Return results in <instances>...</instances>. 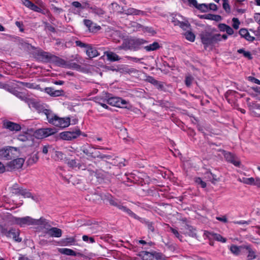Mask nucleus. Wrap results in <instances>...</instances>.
Listing matches in <instances>:
<instances>
[{"instance_id": "nucleus-1", "label": "nucleus", "mask_w": 260, "mask_h": 260, "mask_svg": "<svg viewBox=\"0 0 260 260\" xmlns=\"http://www.w3.org/2000/svg\"><path fill=\"white\" fill-rule=\"evenodd\" d=\"M12 221L21 227L28 225H39L42 228H46V225L48 224V221L43 218L36 219L30 216L24 217H13L12 218Z\"/></svg>"}, {"instance_id": "nucleus-2", "label": "nucleus", "mask_w": 260, "mask_h": 260, "mask_svg": "<svg viewBox=\"0 0 260 260\" xmlns=\"http://www.w3.org/2000/svg\"><path fill=\"white\" fill-rule=\"evenodd\" d=\"M44 113L46 115L48 122L55 126L65 128L70 125V119L69 117L60 118L48 110H45Z\"/></svg>"}, {"instance_id": "nucleus-3", "label": "nucleus", "mask_w": 260, "mask_h": 260, "mask_svg": "<svg viewBox=\"0 0 260 260\" xmlns=\"http://www.w3.org/2000/svg\"><path fill=\"white\" fill-rule=\"evenodd\" d=\"M146 43V41L142 39H128L125 40L118 49L136 51L140 48L141 45Z\"/></svg>"}, {"instance_id": "nucleus-4", "label": "nucleus", "mask_w": 260, "mask_h": 260, "mask_svg": "<svg viewBox=\"0 0 260 260\" xmlns=\"http://www.w3.org/2000/svg\"><path fill=\"white\" fill-rule=\"evenodd\" d=\"M19 154V149L16 147L7 146L0 149V157L6 159H11Z\"/></svg>"}, {"instance_id": "nucleus-5", "label": "nucleus", "mask_w": 260, "mask_h": 260, "mask_svg": "<svg viewBox=\"0 0 260 260\" xmlns=\"http://www.w3.org/2000/svg\"><path fill=\"white\" fill-rule=\"evenodd\" d=\"M104 102H106L110 105L120 108H126L127 107L128 102L121 98L117 96L109 97L106 96Z\"/></svg>"}, {"instance_id": "nucleus-6", "label": "nucleus", "mask_w": 260, "mask_h": 260, "mask_svg": "<svg viewBox=\"0 0 260 260\" xmlns=\"http://www.w3.org/2000/svg\"><path fill=\"white\" fill-rule=\"evenodd\" d=\"M171 21L174 25L179 26L184 30L189 28L190 26L188 20L179 14L172 15Z\"/></svg>"}, {"instance_id": "nucleus-7", "label": "nucleus", "mask_w": 260, "mask_h": 260, "mask_svg": "<svg viewBox=\"0 0 260 260\" xmlns=\"http://www.w3.org/2000/svg\"><path fill=\"white\" fill-rule=\"evenodd\" d=\"M57 132L55 128H40L36 130L34 133V136L38 139H42Z\"/></svg>"}, {"instance_id": "nucleus-8", "label": "nucleus", "mask_w": 260, "mask_h": 260, "mask_svg": "<svg viewBox=\"0 0 260 260\" xmlns=\"http://www.w3.org/2000/svg\"><path fill=\"white\" fill-rule=\"evenodd\" d=\"M80 135V131L77 130L76 131H66L61 132L59 134V138L63 140L70 141L77 138Z\"/></svg>"}, {"instance_id": "nucleus-9", "label": "nucleus", "mask_w": 260, "mask_h": 260, "mask_svg": "<svg viewBox=\"0 0 260 260\" xmlns=\"http://www.w3.org/2000/svg\"><path fill=\"white\" fill-rule=\"evenodd\" d=\"M46 226V227L44 228L46 229V232H45L46 234L52 237L60 238L61 237L62 232L61 229L55 227L49 228L51 226L48 222V224Z\"/></svg>"}, {"instance_id": "nucleus-10", "label": "nucleus", "mask_w": 260, "mask_h": 260, "mask_svg": "<svg viewBox=\"0 0 260 260\" xmlns=\"http://www.w3.org/2000/svg\"><path fill=\"white\" fill-rule=\"evenodd\" d=\"M24 161L25 159L24 158H18L9 162L7 164V167H8V170H10L19 169L22 167Z\"/></svg>"}, {"instance_id": "nucleus-11", "label": "nucleus", "mask_w": 260, "mask_h": 260, "mask_svg": "<svg viewBox=\"0 0 260 260\" xmlns=\"http://www.w3.org/2000/svg\"><path fill=\"white\" fill-rule=\"evenodd\" d=\"M16 96L22 101L26 102L30 108H35L37 109L39 107V104L35 101L34 100L30 99L26 96V95L22 93H18Z\"/></svg>"}, {"instance_id": "nucleus-12", "label": "nucleus", "mask_w": 260, "mask_h": 260, "mask_svg": "<svg viewBox=\"0 0 260 260\" xmlns=\"http://www.w3.org/2000/svg\"><path fill=\"white\" fill-rule=\"evenodd\" d=\"M3 127L11 131H19L21 130V126L16 123L8 120L3 121Z\"/></svg>"}, {"instance_id": "nucleus-13", "label": "nucleus", "mask_w": 260, "mask_h": 260, "mask_svg": "<svg viewBox=\"0 0 260 260\" xmlns=\"http://www.w3.org/2000/svg\"><path fill=\"white\" fill-rule=\"evenodd\" d=\"M19 230L15 229H11L5 234L7 237L12 238L15 241L17 242H20L22 241V239L19 237Z\"/></svg>"}, {"instance_id": "nucleus-14", "label": "nucleus", "mask_w": 260, "mask_h": 260, "mask_svg": "<svg viewBox=\"0 0 260 260\" xmlns=\"http://www.w3.org/2000/svg\"><path fill=\"white\" fill-rule=\"evenodd\" d=\"M201 39L202 42L205 46L213 44L212 43V34L210 32H205L201 35Z\"/></svg>"}, {"instance_id": "nucleus-15", "label": "nucleus", "mask_w": 260, "mask_h": 260, "mask_svg": "<svg viewBox=\"0 0 260 260\" xmlns=\"http://www.w3.org/2000/svg\"><path fill=\"white\" fill-rule=\"evenodd\" d=\"M41 90L44 91L46 93L52 97L59 96L63 94L62 90H55L52 87H46L44 90L41 89Z\"/></svg>"}, {"instance_id": "nucleus-16", "label": "nucleus", "mask_w": 260, "mask_h": 260, "mask_svg": "<svg viewBox=\"0 0 260 260\" xmlns=\"http://www.w3.org/2000/svg\"><path fill=\"white\" fill-rule=\"evenodd\" d=\"M229 162L232 164L236 167L240 168L242 163L239 157L236 154L229 152Z\"/></svg>"}, {"instance_id": "nucleus-17", "label": "nucleus", "mask_w": 260, "mask_h": 260, "mask_svg": "<svg viewBox=\"0 0 260 260\" xmlns=\"http://www.w3.org/2000/svg\"><path fill=\"white\" fill-rule=\"evenodd\" d=\"M249 107L254 116L260 117V104L251 103L249 104Z\"/></svg>"}, {"instance_id": "nucleus-18", "label": "nucleus", "mask_w": 260, "mask_h": 260, "mask_svg": "<svg viewBox=\"0 0 260 260\" xmlns=\"http://www.w3.org/2000/svg\"><path fill=\"white\" fill-rule=\"evenodd\" d=\"M17 185H14L13 186V192L15 194H18L22 196L24 198H30L31 195V193L27 191V190L23 189L22 188L18 187L15 188Z\"/></svg>"}, {"instance_id": "nucleus-19", "label": "nucleus", "mask_w": 260, "mask_h": 260, "mask_svg": "<svg viewBox=\"0 0 260 260\" xmlns=\"http://www.w3.org/2000/svg\"><path fill=\"white\" fill-rule=\"evenodd\" d=\"M144 258L146 260H158L162 259V255L160 253L146 252Z\"/></svg>"}, {"instance_id": "nucleus-20", "label": "nucleus", "mask_w": 260, "mask_h": 260, "mask_svg": "<svg viewBox=\"0 0 260 260\" xmlns=\"http://www.w3.org/2000/svg\"><path fill=\"white\" fill-rule=\"evenodd\" d=\"M240 35L244 38L247 41L252 42L255 40V38L250 35L248 30L246 28H241L239 31Z\"/></svg>"}, {"instance_id": "nucleus-21", "label": "nucleus", "mask_w": 260, "mask_h": 260, "mask_svg": "<svg viewBox=\"0 0 260 260\" xmlns=\"http://www.w3.org/2000/svg\"><path fill=\"white\" fill-rule=\"evenodd\" d=\"M84 24L88 28L90 31L94 32L96 30H100L101 27L99 25H94L92 22L89 20H84Z\"/></svg>"}, {"instance_id": "nucleus-22", "label": "nucleus", "mask_w": 260, "mask_h": 260, "mask_svg": "<svg viewBox=\"0 0 260 260\" xmlns=\"http://www.w3.org/2000/svg\"><path fill=\"white\" fill-rule=\"evenodd\" d=\"M243 249H246L248 251L247 258L248 260H252L256 257L255 251H254L250 245H244Z\"/></svg>"}, {"instance_id": "nucleus-23", "label": "nucleus", "mask_w": 260, "mask_h": 260, "mask_svg": "<svg viewBox=\"0 0 260 260\" xmlns=\"http://www.w3.org/2000/svg\"><path fill=\"white\" fill-rule=\"evenodd\" d=\"M105 55L107 57L108 60L111 61H118L120 59V57L116 53L111 51H106L104 52Z\"/></svg>"}, {"instance_id": "nucleus-24", "label": "nucleus", "mask_w": 260, "mask_h": 260, "mask_svg": "<svg viewBox=\"0 0 260 260\" xmlns=\"http://www.w3.org/2000/svg\"><path fill=\"white\" fill-rule=\"evenodd\" d=\"M125 14L128 15H144L145 13L142 11L137 10L133 8H129L125 10Z\"/></svg>"}, {"instance_id": "nucleus-25", "label": "nucleus", "mask_w": 260, "mask_h": 260, "mask_svg": "<svg viewBox=\"0 0 260 260\" xmlns=\"http://www.w3.org/2000/svg\"><path fill=\"white\" fill-rule=\"evenodd\" d=\"M207 236L210 239H215L222 243H225L226 242L225 238H223L220 235L218 234L208 233Z\"/></svg>"}, {"instance_id": "nucleus-26", "label": "nucleus", "mask_w": 260, "mask_h": 260, "mask_svg": "<svg viewBox=\"0 0 260 260\" xmlns=\"http://www.w3.org/2000/svg\"><path fill=\"white\" fill-rule=\"evenodd\" d=\"M201 18L205 19H208L211 20H214L215 21H220L221 20V17L218 15L213 14H206L201 16Z\"/></svg>"}, {"instance_id": "nucleus-27", "label": "nucleus", "mask_w": 260, "mask_h": 260, "mask_svg": "<svg viewBox=\"0 0 260 260\" xmlns=\"http://www.w3.org/2000/svg\"><path fill=\"white\" fill-rule=\"evenodd\" d=\"M58 251L62 254L67 255L76 256V252L73 250L67 248H61L58 249Z\"/></svg>"}, {"instance_id": "nucleus-28", "label": "nucleus", "mask_w": 260, "mask_h": 260, "mask_svg": "<svg viewBox=\"0 0 260 260\" xmlns=\"http://www.w3.org/2000/svg\"><path fill=\"white\" fill-rule=\"evenodd\" d=\"M75 238L74 237H68L61 240V244L63 246H71L75 245Z\"/></svg>"}, {"instance_id": "nucleus-29", "label": "nucleus", "mask_w": 260, "mask_h": 260, "mask_svg": "<svg viewBox=\"0 0 260 260\" xmlns=\"http://www.w3.org/2000/svg\"><path fill=\"white\" fill-rule=\"evenodd\" d=\"M67 164L70 167L75 170L82 168V165L75 159L69 160Z\"/></svg>"}, {"instance_id": "nucleus-30", "label": "nucleus", "mask_w": 260, "mask_h": 260, "mask_svg": "<svg viewBox=\"0 0 260 260\" xmlns=\"http://www.w3.org/2000/svg\"><path fill=\"white\" fill-rule=\"evenodd\" d=\"M86 54L90 58H93L99 55L97 50L91 47H89L87 49Z\"/></svg>"}, {"instance_id": "nucleus-31", "label": "nucleus", "mask_w": 260, "mask_h": 260, "mask_svg": "<svg viewBox=\"0 0 260 260\" xmlns=\"http://www.w3.org/2000/svg\"><path fill=\"white\" fill-rule=\"evenodd\" d=\"M160 48V45L158 43L156 42H153L152 44L144 47V49L147 51H151L156 50Z\"/></svg>"}, {"instance_id": "nucleus-32", "label": "nucleus", "mask_w": 260, "mask_h": 260, "mask_svg": "<svg viewBox=\"0 0 260 260\" xmlns=\"http://www.w3.org/2000/svg\"><path fill=\"white\" fill-rule=\"evenodd\" d=\"M227 38L226 35H220V34L212 35V43H216L222 40H225Z\"/></svg>"}, {"instance_id": "nucleus-33", "label": "nucleus", "mask_w": 260, "mask_h": 260, "mask_svg": "<svg viewBox=\"0 0 260 260\" xmlns=\"http://www.w3.org/2000/svg\"><path fill=\"white\" fill-rule=\"evenodd\" d=\"M54 154H52V157L55 160H62L64 157V154L62 152L59 151L54 150L52 152Z\"/></svg>"}, {"instance_id": "nucleus-34", "label": "nucleus", "mask_w": 260, "mask_h": 260, "mask_svg": "<svg viewBox=\"0 0 260 260\" xmlns=\"http://www.w3.org/2000/svg\"><path fill=\"white\" fill-rule=\"evenodd\" d=\"M238 180L242 183H243L247 185H252V184L254 183V178L250 177V178H239L238 179Z\"/></svg>"}, {"instance_id": "nucleus-35", "label": "nucleus", "mask_w": 260, "mask_h": 260, "mask_svg": "<svg viewBox=\"0 0 260 260\" xmlns=\"http://www.w3.org/2000/svg\"><path fill=\"white\" fill-rule=\"evenodd\" d=\"M244 245L237 246L236 245H232L230 247L231 251L234 254L238 255L240 253L241 249L243 248Z\"/></svg>"}, {"instance_id": "nucleus-36", "label": "nucleus", "mask_w": 260, "mask_h": 260, "mask_svg": "<svg viewBox=\"0 0 260 260\" xmlns=\"http://www.w3.org/2000/svg\"><path fill=\"white\" fill-rule=\"evenodd\" d=\"M184 36L186 40L188 41L193 42L195 40V35L194 34L190 31H187L184 34Z\"/></svg>"}, {"instance_id": "nucleus-37", "label": "nucleus", "mask_w": 260, "mask_h": 260, "mask_svg": "<svg viewBox=\"0 0 260 260\" xmlns=\"http://www.w3.org/2000/svg\"><path fill=\"white\" fill-rule=\"evenodd\" d=\"M54 150V148L52 146L49 145H44L42 148V152L44 154H47L49 152H52V151Z\"/></svg>"}, {"instance_id": "nucleus-38", "label": "nucleus", "mask_w": 260, "mask_h": 260, "mask_svg": "<svg viewBox=\"0 0 260 260\" xmlns=\"http://www.w3.org/2000/svg\"><path fill=\"white\" fill-rule=\"evenodd\" d=\"M39 159V156H38L37 154H36L32 156H31L30 157H29L27 160V162L29 165H32L36 163Z\"/></svg>"}, {"instance_id": "nucleus-39", "label": "nucleus", "mask_w": 260, "mask_h": 260, "mask_svg": "<svg viewBox=\"0 0 260 260\" xmlns=\"http://www.w3.org/2000/svg\"><path fill=\"white\" fill-rule=\"evenodd\" d=\"M238 52L239 53H242L245 57L249 59H251L252 58L250 52L249 51H245L243 49H239Z\"/></svg>"}, {"instance_id": "nucleus-40", "label": "nucleus", "mask_w": 260, "mask_h": 260, "mask_svg": "<svg viewBox=\"0 0 260 260\" xmlns=\"http://www.w3.org/2000/svg\"><path fill=\"white\" fill-rule=\"evenodd\" d=\"M105 100V99H100L99 98H95V102L100 104L102 107L106 109H108L109 107L105 104L106 102H104L103 101Z\"/></svg>"}, {"instance_id": "nucleus-41", "label": "nucleus", "mask_w": 260, "mask_h": 260, "mask_svg": "<svg viewBox=\"0 0 260 260\" xmlns=\"http://www.w3.org/2000/svg\"><path fill=\"white\" fill-rule=\"evenodd\" d=\"M196 8L203 12H206L208 11V4H198Z\"/></svg>"}, {"instance_id": "nucleus-42", "label": "nucleus", "mask_w": 260, "mask_h": 260, "mask_svg": "<svg viewBox=\"0 0 260 260\" xmlns=\"http://www.w3.org/2000/svg\"><path fill=\"white\" fill-rule=\"evenodd\" d=\"M17 139L20 141L25 142L28 140L29 135L27 133L20 134L18 136Z\"/></svg>"}, {"instance_id": "nucleus-43", "label": "nucleus", "mask_w": 260, "mask_h": 260, "mask_svg": "<svg viewBox=\"0 0 260 260\" xmlns=\"http://www.w3.org/2000/svg\"><path fill=\"white\" fill-rule=\"evenodd\" d=\"M23 85L28 88L30 89H40V86L38 85H36L34 83H23Z\"/></svg>"}, {"instance_id": "nucleus-44", "label": "nucleus", "mask_w": 260, "mask_h": 260, "mask_svg": "<svg viewBox=\"0 0 260 260\" xmlns=\"http://www.w3.org/2000/svg\"><path fill=\"white\" fill-rule=\"evenodd\" d=\"M233 21V27L235 29H238L239 27V25L240 24V22L239 20V19L237 18H233L232 19Z\"/></svg>"}, {"instance_id": "nucleus-45", "label": "nucleus", "mask_w": 260, "mask_h": 260, "mask_svg": "<svg viewBox=\"0 0 260 260\" xmlns=\"http://www.w3.org/2000/svg\"><path fill=\"white\" fill-rule=\"evenodd\" d=\"M184 2H188V5L190 7H193L197 8L198 4L197 0H183Z\"/></svg>"}, {"instance_id": "nucleus-46", "label": "nucleus", "mask_w": 260, "mask_h": 260, "mask_svg": "<svg viewBox=\"0 0 260 260\" xmlns=\"http://www.w3.org/2000/svg\"><path fill=\"white\" fill-rule=\"evenodd\" d=\"M82 239L84 241L90 243H93L95 242L94 239L92 237H88L86 235H83L82 237Z\"/></svg>"}, {"instance_id": "nucleus-47", "label": "nucleus", "mask_w": 260, "mask_h": 260, "mask_svg": "<svg viewBox=\"0 0 260 260\" xmlns=\"http://www.w3.org/2000/svg\"><path fill=\"white\" fill-rule=\"evenodd\" d=\"M195 182L201 185L203 188H205L206 186V183L203 181L200 178H197L195 180Z\"/></svg>"}, {"instance_id": "nucleus-48", "label": "nucleus", "mask_w": 260, "mask_h": 260, "mask_svg": "<svg viewBox=\"0 0 260 260\" xmlns=\"http://www.w3.org/2000/svg\"><path fill=\"white\" fill-rule=\"evenodd\" d=\"M30 9L37 12H41L42 9L38 7L37 6L35 5L34 4L32 3L29 8Z\"/></svg>"}, {"instance_id": "nucleus-49", "label": "nucleus", "mask_w": 260, "mask_h": 260, "mask_svg": "<svg viewBox=\"0 0 260 260\" xmlns=\"http://www.w3.org/2000/svg\"><path fill=\"white\" fill-rule=\"evenodd\" d=\"M217 10V5L213 3H210L208 4V11L211 10L213 11H216Z\"/></svg>"}, {"instance_id": "nucleus-50", "label": "nucleus", "mask_w": 260, "mask_h": 260, "mask_svg": "<svg viewBox=\"0 0 260 260\" xmlns=\"http://www.w3.org/2000/svg\"><path fill=\"white\" fill-rule=\"evenodd\" d=\"M218 28L221 31L228 32V25L225 24L220 23L218 24Z\"/></svg>"}, {"instance_id": "nucleus-51", "label": "nucleus", "mask_w": 260, "mask_h": 260, "mask_svg": "<svg viewBox=\"0 0 260 260\" xmlns=\"http://www.w3.org/2000/svg\"><path fill=\"white\" fill-rule=\"evenodd\" d=\"M193 78L191 76H187L185 79V84L187 86H189L192 82Z\"/></svg>"}, {"instance_id": "nucleus-52", "label": "nucleus", "mask_w": 260, "mask_h": 260, "mask_svg": "<svg viewBox=\"0 0 260 260\" xmlns=\"http://www.w3.org/2000/svg\"><path fill=\"white\" fill-rule=\"evenodd\" d=\"M254 19L260 25V13H256L253 16Z\"/></svg>"}, {"instance_id": "nucleus-53", "label": "nucleus", "mask_w": 260, "mask_h": 260, "mask_svg": "<svg viewBox=\"0 0 260 260\" xmlns=\"http://www.w3.org/2000/svg\"><path fill=\"white\" fill-rule=\"evenodd\" d=\"M143 30L144 32H147L150 33L152 35H153L155 33L154 30L151 27H146L144 28Z\"/></svg>"}, {"instance_id": "nucleus-54", "label": "nucleus", "mask_w": 260, "mask_h": 260, "mask_svg": "<svg viewBox=\"0 0 260 260\" xmlns=\"http://www.w3.org/2000/svg\"><path fill=\"white\" fill-rule=\"evenodd\" d=\"M248 78L249 81L253 82L257 84L260 85V80L258 79L251 76L249 77Z\"/></svg>"}, {"instance_id": "nucleus-55", "label": "nucleus", "mask_w": 260, "mask_h": 260, "mask_svg": "<svg viewBox=\"0 0 260 260\" xmlns=\"http://www.w3.org/2000/svg\"><path fill=\"white\" fill-rule=\"evenodd\" d=\"M171 230L172 232L174 234V235L177 238H178L179 239H180V241H181V239H180V236L178 232L176 230L173 229V228H171Z\"/></svg>"}, {"instance_id": "nucleus-56", "label": "nucleus", "mask_w": 260, "mask_h": 260, "mask_svg": "<svg viewBox=\"0 0 260 260\" xmlns=\"http://www.w3.org/2000/svg\"><path fill=\"white\" fill-rule=\"evenodd\" d=\"M250 222V221H245V220H241L239 221H234V223L235 224H249Z\"/></svg>"}, {"instance_id": "nucleus-57", "label": "nucleus", "mask_w": 260, "mask_h": 260, "mask_svg": "<svg viewBox=\"0 0 260 260\" xmlns=\"http://www.w3.org/2000/svg\"><path fill=\"white\" fill-rule=\"evenodd\" d=\"M23 4L27 8H29L32 3L29 0H21Z\"/></svg>"}, {"instance_id": "nucleus-58", "label": "nucleus", "mask_w": 260, "mask_h": 260, "mask_svg": "<svg viewBox=\"0 0 260 260\" xmlns=\"http://www.w3.org/2000/svg\"><path fill=\"white\" fill-rule=\"evenodd\" d=\"M53 11L54 13H56L57 14H60L61 12H62V10L61 9L57 8L56 7H54L53 8Z\"/></svg>"}, {"instance_id": "nucleus-59", "label": "nucleus", "mask_w": 260, "mask_h": 260, "mask_svg": "<svg viewBox=\"0 0 260 260\" xmlns=\"http://www.w3.org/2000/svg\"><path fill=\"white\" fill-rule=\"evenodd\" d=\"M252 185L260 187V179L256 178L255 180L254 179V183Z\"/></svg>"}, {"instance_id": "nucleus-60", "label": "nucleus", "mask_w": 260, "mask_h": 260, "mask_svg": "<svg viewBox=\"0 0 260 260\" xmlns=\"http://www.w3.org/2000/svg\"><path fill=\"white\" fill-rule=\"evenodd\" d=\"M125 57L127 58L129 60H131L136 62L140 61V59L136 58V57H131V56H126Z\"/></svg>"}, {"instance_id": "nucleus-61", "label": "nucleus", "mask_w": 260, "mask_h": 260, "mask_svg": "<svg viewBox=\"0 0 260 260\" xmlns=\"http://www.w3.org/2000/svg\"><path fill=\"white\" fill-rule=\"evenodd\" d=\"M253 32L257 39L260 40V28H258L257 30L254 31Z\"/></svg>"}, {"instance_id": "nucleus-62", "label": "nucleus", "mask_w": 260, "mask_h": 260, "mask_svg": "<svg viewBox=\"0 0 260 260\" xmlns=\"http://www.w3.org/2000/svg\"><path fill=\"white\" fill-rule=\"evenodd\" d=\"M72 5L76 8L81 7V4L78 2H74L72 3Z\"/></svg>"}, {"instance_id": "nucleus-63", "label": "nucleus", "mask_w": 260, "mask_h": 260, "mask_svg": "<svg viewBox=\"0 0 260 260\" xmlns=\"http://www.w3.org/2000/svg\"><path fill=\"white\" fill-rule=\"evenodd\" d=\"M6 170L4 165L0 162V173H4Z\"/></svg>"}, {"instance_id": "nucleus-64", "label": "nucleus", "mask_w": 260, "mask_h": 260, "mask_svg": "<svg viewBox=\"0 0 260 260\" xmlns=\"http://www.w3.org/2000/svg\"><path fill=\"white\" fill-rule=\"evenodd\" d=\"M253 89L254 91L260 94V87L256 86L255 87H253Z\"/></svg>"}]
</instances>
